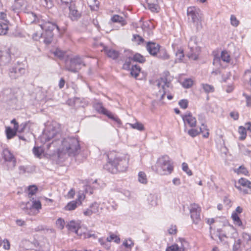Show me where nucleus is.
I'll return each mask as SVG.
<instances>
[{
  "label": "nucleus",
  "mask_w": 251,
  "mask_h": 251,
  "mask_svg": "<svg viewBox=\"0 0 251 251\" xmlns=\"http://www.w3.org/2000/svg\"><path fill=\"white\" fill-rule=\"evenodd\" d=\"M201 86L203 92L206 94L213 93L215 90V88L213 86L207 83H201Z\"/></svg>",
  "instance_id": "27"
},
{
  "label": "nucleus",
  "mask_w": 251,
  "mask_h": 251,
  "mask_svg": "<svg viewBox=\"0 0 251 251\" xmlns=\"http://www.w3.org/2000/svg\"><path fill=\"white\" fill-rule=\"evenodd\" d=\"M2 243L3 244V248L5 250H9L10 249V242L7 239H4L2 242Z\"/></svg>",
  "instance_id": "62"
},
{
  "label": "nucleus",
  "mask_w": 251,
  "mask_h": 251,
  "mask_svg": "<svg viewBox=\"0 0 251 251\" xmlns=\"http://www.w3.org/2000/svg\"><path fill=\"white\" fill-rule=\"evenodd\" d=\"M182 118L185 125L188 124L190 127H195L197 121L190 112H186L185 114L182 115Z\"/></svg>",
  "instance_id": "16"
},
{
  "label": "nucleus",
  "mask_w": 251,
  "mask_h": 251,
  "mask_svg": "<svg viewBox=\"0 0 251 251\" xmlns=\"http://www.w3.org/2000/svg\"><path fill=\"white\" fill-rule=\"evenodd\" d=\"M241 242L240 239L235 240L234 245L233 246L232 251H239V249L241 247Z\"/></svg>",
  "instance_id": "47"
},
{
  "label": "nucleus",
  "mask_w": 251,
  "mask_h": 251,
  "mask_svg": "<svg viewBox=\"0 0 251 251\" xmlns=\"http://www.w3.org/2000/svg\"><path fill=\"white\" fill-rule=\"evenodd\" d=\"M132 58L133 61L135 62H138L142 63L145 61V57L139 53L135 54Z\"/></svg>",
  "instance_id": "34"
},
{
  "label": "nucleus",
  "mask_w": 251,
  "mask_h": 251,
  "mask_svg": "<svg viewBox=\"0 0 251 251\" xmlns=\"http://www.w3.org/2000/svg\"><path fill=\"white\" fill-rule=\"evenodd\" d=\"M85 64L83 58L78 55L71 57L65 62V69L71 73H77Z\"/></svg>",
  "instance_id": "3"
},
{
  "label": "nucleus",
  "mask_w": 251,
  "mask_h": 251,
  "mask_svg": "<svg viewBox=\"0 0 251 251\" xmlns=\"http://www.w3.org/2000/svg\"><path fill=\"white\" fill-rule=\"evenodd\" d=\"M11 60L10 50L7 49L5 50L0 51V65H5Z\"/></svg>",
  "instance_id": "17"
},
{
  "label": "nucleus",
  "mask_w": 251,
  "mask_h": 251,
  "mask_svg": "<svg viewBox=\"0 0 251 251\" xmlns=\"http://www.w3.org/2000/svg\"><path fill=\"white\" fill-rule=\"evenodd\" d=\"M238 183L244 187H247L250 189L251 188V182L246 178H240L238 181Z\"/></svg>",
  "instance_id": "35"
},
{
  "label": "nucleus",
  "mask_w": 251,
  "mask_h": 251,
  "mask_svg": "<svg viewBox=\"0 0 251 251\" xmlns=\"http://www.w3.org/2000/svg\"><path fill=\"white\" fill-rule=\"evenodd\" d=\"M176 59L175 62H181L184 57V51L182 49H178L176 52Z\"/></svg>",
  "instance_id": "30"
},
{
  "label": "nucleus",
  "mask_w": 251,
  "mask_h": 251,
  "mask_svg": "<svg viewBox=\"0 0 251 251\" xmlns=\"http://www.w3.org/2000/svg\"><path fill=\"white\" fill-rule=\"evenodd\" d=\"M114 151H111L109 152L107 154L108 161L106 164L104 165V169L108 171V172L116 174V172H113V170L116 168L115 164L114 162Z\"/></svg>",
  "instance_id": "14"
},
{
  "label": "nucleus",
  "mask_w": 251,
  "mask_h": 251,
  "mask_svg": "<svg viewBox=\"0 0 251 251\" xmlns=\"http://www.w3.org/2000/svg\"><path fill=\"white\" fill-rule=\"evenodd\" d=\"M11 92L10 89L4 90L2 92L0 93V97L2 96L3 97V100H4L8 98L7 95Z\"/></svg>",
  "instance_id": "58"
},
{
  "label": "nucleus",
  "mask_w": 251,
  "mask_h": 251,
  "mask_svg": "<svg viewBox=\"0 0 251 251\" xmlns=\"http://www.w3.org/2000/svg\"><path fill=\"white\" fill-rule=\"evenodd\" d=\"M155 56L163 60H167L170 58V56L166 49L161 48L159 49V51L157 52V55Z\"/></svg>",
  "instance_id": "24"
},
{
  "label": "nucleus",
  "mask_w": 251,
  "mask_h": 251,
  "mask_svg": "<svg viewBox=\"0 0 251 251\" xmlns=\"http://www.w3.org/2000/svg\"><path fill=\"white\" fill-rule=\"evenodd\" d=\"M26 3L25 0H14V2L11 7L12 10L15 12L22 9Z\"/></svg>",
  "instance_id": "21"
},
{
  "label": "nucleus",
  "mask_w": 251,
  "mask_h": 251,
  "mask_svg": "<svg viewBox=\"0 0 251 251\" xmlns=\"http://www.w3.org/2000/svg\"><path fill=\"white\" fill-rule=\"evenodd\" d=\"M42 35V33L35 32L32 35V38L33 40L37 41L41 37Z\"/></svg>",
  "instance_id": "64"
},
{
  "label": "nucleus",
  "mask_w": 251,
  "mask_h": 251,
  "mask_svg": "<svg viewBox=\"0 0 251 251\" xmlns=\"http://www.w3.org/2000/svg\"><path fill=\"white\" fill-rule=\"evenodd\" d=\"M123 245L127 248H131L133 245L134 243L131 239L126 240L123 243Z\"/></svg>",
  "instance_id": "55"
},
{
  "label": "nucleus",
  "mask_w": 251,
  "mask_h": 251,
  "mask_svg": "<svg viewBox=\"0 0 251 251\" xmlns=\"http://www.w3.org/2000/svg\"><path fill=\"white\" fill-rule=\"evenodd\" d=\"M69 17L72 21H77L81 17L80 13L75 8V5L71 4L69 5Z\"/></svg>",
  "instance_id": "19"
},
{
  "label": "nucleus",
  "mask_w": 251,
  "mask_h": 251,
  "mask_svg": "<svg viewBox=\"0 0 251 251\" xmlns=\"http://www.w3.org/2000/svg\"><path fill=\"white\" fill-rule=\"evenodd\" d=\"M230 23L232 25L236 27L239 24V21L237 20L235 16L232 15L230 16Z\"/></svg>",
  "instance_id": "52"
},
{
  "label": "nucleus",
  "mask_w": 251,
  "mask_h": 251,
  "mask_svg": "<svg viewBox=\"0 0 251 251\" xmlns=\"http://www.w3.org/2000/svg\"><path fill=\"white\" fill-rule=\"evenodd\" d=\"M182 168L183 171L186 172L188 176L192 175V172L190 170H189L188 165L186 163L183 162L182 163Z\"/></svg>",
  "instance_id": "51"
},
{
  "label": "nucleus",
  "mask_w": 251,
  "mask_h": 251,
  "mask_svg": "<svg viewBox=\"0 0 251 251\" xmlns=\"http://www.w3.org/2000/svg\"><path fill=\"white\" fill-rule=\"evenodd\" d=\"M85 196L83 193H79L77 198L75 201H72L65 206L64 209L66 211L75 210L78 206L82 204V201L85 199Z\"/></svg>",
  "instance_id": "12"
},
{
  "label": "nucleus",
  "mask_w": 251,
  "mask_h": 251,
  "mask_svg": "<svg viewBox=\"0 0 251 251\" xmlns=\"http://www.w3.org/2000/svg\"><path fill=\"white\" fill-rule=\"evenodd\" d=\"M85 237L86 238H93V239H96L97 238V235L92 231H88L85 233Z\"/></svg>",
  "instance_id": "60"
},
{
  "label": "nucleus",
  "mask_w": 251,
  "mask_h": 251,
  "mask_svg": "<svg viewBox=\"0 0 251 251\" xmlns=\"http://www.w3.org/2000/svg\"><path fill=\"white\" fill-rule=\"evenodd\" d=\"M149 9L151 11L154 12L156 10L157 3H152L151 4H147Z\"/></svg>",
  "instance_id": "63"
},
{
  "label": "nucleus",
  "mask_w": 251,
  "mask_h": 251,
  "mask_svg": "<svg viewBox=\"0 0 251 251\" xmlns=\"http://www.w3.org/2000/svg\"><path fill=\"white\" fill-rule=\"evenodd\" d=\"M39 25L43 30H45L46 32H49V36L50 37H52L53 36L51 31L55 28H56L58 31H59L58 26L51 19H42L41 22L39 24Z\"/></svg>",
  "instance_id": "8"
},
{
  "label": "nucleus",
  "mask_w": 251,
  "mask_h": 251,
  "mask_svg": "<svg viewBox=\"0 0 251 251\" xmlns=\"http://www.w3.org/2000/svg\"><path fill=\"white\" fill-rule=\"evenodd\" d=\"M41 203L39 201H33L32 205V208L36 209L37 210L41 209Z\"/></svg>",
  "instance_id": "57"
},
{
  "label": "nucleus",
  "mask_w": 251,
  "mask_h": 251,
  "mask_svg": "<svg viewBox=\"0 0 251 251\" xmlns=\"http://www.w3.org/2000/svg\"><path fill=\"white\" fill-rule=\"evenodd\" d=\"M112 240H114V241L116 243H119L120 241V239L116 235L112 234L108 237L106 239V241L108 242H110Z\"/></svg>",
  "instance_id": "42"
},
{
  "label": "nucleus",
  "mask_w": 251,
  "mask_h": 251,
  "mask_svg": "<svg viewBox=\"0 0 251 251\" xmlns=\"http://www.w3.org/2000/svg\"><path fill=\"white\" fill-rule=\"evenodd\" d=\"M111 21L113 23H118L120 24L122 26H124L126 24V22L125 19L118 15H114L111 19Z\"/></svg>",
  "instance_id": "25"
},
{
  "label": "nucleus",
  "mask_w": 251,
  "mask_h": 251,
  "mask_svg": "<svg viewBox=\"0 0 251 251\" xmlns=\"http://www.w3.org/2000/svg\"><path fill=\"white\" fill-rule=\"evenodd\" d=\"M244 79L245 83L249 85L251 89V70H247L245 72Z\"/></svg>",
  "instance_id": "31"
},
{
  "label": "nucleus",
  "mask_w": 251,
  "mask_h": 251,
  "mask_svg": "<svg viewBox=\"0 0 251 251\" xmlns=\"http://www.w3.org/2000/svg\"><path fill=\"white\" fill-rule=\"evenodd\" d=\"M168 232L170 234H175L176 233L177 229L176 226L172 225L168 229Z\"/></svg>",
  "instance_id": "61"
},
{
  "label": "nucleus",
  "mask_w": 251,
  "mask_h": 251,
  "mask_svg": "<svg viewBox=\"0 0 251 251\" xmlns=\"http://www.w3.org/2000/svg\"><path fill=\"white\" fill-rule=\"evenodd\" d=\"M33 152L35 156L39 157L42 153V149L40 147H35L33 149Z\"/></svg>",
  "instance_id": "53"
},
{
  "label": "nucleus",
  "mask_w": 251,
  "mask_h": 251,
  "mask_svg": "<svg viewBox=\"0 0 251 251\" xmlns=\"http://www.w3.org/2000/svg\"><path fill=\"white\" fill-rule=\"evenodd\" d=\"M18 130L14 128L12 129L10 127H6L5 130V133L7 139H10L13 138L16 135Z\"/></svg>",
  "instance_id": "26"
},
{
  "label": "nucleus",
  "mask_w": 251,
  "mask_h": 251,
  "mask_svg": "<svg viewBox=\"0 0 251 251\" xmlns=\"http://www.w3.org/2000/svg\"><path fill=\"white\" fill-rule=\"evenodd\" d=\"M188 49L186 56L194 60H196L199 58L201 52V48L197 45L196 36H192L188 42Z\"/></svg>",
  "instance_id": "5"
},
{
  "label": "nucleus",
  "mask_w": 251,
  "mask_h": 251,
  "mask_svg": "<svg viewBox=\"0 0 251 251\" xmlns=\"http://www.w3.org/2000/svg\"><path fill=\"white\" fill-rule=\"evenodd\" d=\"M54 149L53 152L57 151L58 157L61 158L63 154L75 156L78 153L80 145L76 138L67 137L61 140H54L47 145V149L50 150L51 147Z\"/></svg>",
  "instance_id": "1"
},
{
  "label": "nucleus",
  "mask_w": 251,
  "mask_h": 251,
  "mask_svg": "<svg viewBox=\"0 0 251 251\" xmlns=\"http://www.w3.org/2000/svg\"><path fill=\"white\" fill-rule=\"evenodd\" d=\"M189 210L193 224L198 225L201 220V207L198 204L194 203L191 204Z\"/></svg>",
  "instance_id": "10"
},
{
  "label": "nucleus",
  "mask_w": 251,
  "mask_h": 251,
  "mask_svg": "<svg viewBox=\"0 0 251 251\" xmlns=\"http://www.w3.org/2000/svg\"><path fill=\"white\" fill-rule=\"evenodd\" d=\"M160 46L159 44L152 42H149L146 45V49L149 53L152 56H155L159 51Z\"/></svg>",
  "instance_id": "18"
},
{
  "label": "nucleus",
  "mask_w": 251,
  "mask_h": 251,
  "mask_svg": "<svg viewBox=\"0 0 251 251\" xmlns=\"http://www.w3.org/2000/svg\"><path fill=\"white\" fill-rule=\"evenodd\" d=\"M61 135L59 132H57L54 127H51L45 131L41 137V141L42 143H45L52 139V143L54 140H61Z\"/></svg>",
  "instance_id": "6"
},
{
  "label": "nucleus",
  "mask_w": 251,
  "mask_h": 251,
  "mask_svg": "<svg viewBox=\"0 0 251 251\" xmlns=\"http://www.w3.org/2000/svg\"><path fill=\"white\" fill-rule=\"evenodd\" d=\"M37 191V187L35 185L30 186L28 189V194L29 197H31L32 196L35 195Z\"/></svg>",
  "instance_id": "44"
},
{
  "label": "nucleus",
  "mask_w": 251,
  "mask_h": 251,
  "mask_svg": "<svg viewBox=\"0 0 251 251\" xmlns=\"http://www.w3.org/2000/svg\"><path fill=\"white\" fill-rule=\"evenodd\" d=\"M41 3L48 8H51L53 5L52 0H41Z\"/></svg>",
  "instance_id": "45"
},
{
  "label": "nucleus",
  "mask_w": 251,
  "mask_h": 251,
  "mask_svg": "<svg viewBox=\"0 0 251 251\" xmlns=\"http://www.w3.org/2000/svg\"><path fill=\"white\" fill-rule=\"evenodd\" d=\"M9 21L4 20V21L0 22V35H6L8 30Z\"/></svg>",
  "instance_id": "23"
},
{
  "label": "nucleus",
  "mask_w": 251,
  "mask_h": 251,
  "mask_svg": "<svg viewBox=\"0 0 251 251\" xmlns=\"http://www.w3.org/2000/svg\"><path fill=\"white\" fill-rule=\"evenodd\" d=\"M89 207L93 213H97L99 212V204L97 202H94Z\"/></svg>",
  "instance_id": "46"
},
{
  "label": "nucleus",
  "mask_w": 251,
  "mask_h": 251,
  "mask_svg": "<svg viewBox=\"0 0 251 251\" xmlns=\"http://www.w3.org/2000/svg\"><path fill=\"white\" fill-rule=\"evenodd\" d=\"M231 217L235 224L238 226H241L242 225V223L238 214L236 212L233 213Z\"/></svg>",
  "instance_id": "38"
},
{
  "label": "nucleus",
  "mask_w": 251,
  "mask_h": 251,
  "mask_svg": "<svg viewBox=\"0 0 251 251\" xmlns=\"http://www.w3.org/2000/svg\"><path fill=\"white\" fill-rule=\"evenodd\" d=\"M138 180L140 182L143 184H146L147 183V178L146 175L143 172H140L138 174Z\"/></svg>",
  "instance_id": "36"
},
{
  "label": "nucleus",
  "mask_w": 251,
  "mask_h": 251,
  "mask_svg": "<svg viewBox=\"0 0 251 251\" xmlns=\"http://www.w3.org/2000/svg\"><path fill=\"white\" fill-rule=\"evenodd\" d=\"M221 58L224 62L226 63H229L230 61V55L226 50H224L221 52Z\"/></svg>",
  "instance_id": "32"
},
{
  "label": "nucleus",
  "mask_w": 251,
  "mask_h": 251,
  "mask_svg": "<svg viewBox=\"0 0 251 251\" xmlns=\"http://www.w3.org/2000/svg\"><path fill=\"white\" fill-rule=\"evenodd\" d=\"M235 172L238 174H243L244 175H247L248 174V171L247 169L242 166H240L238 169L235 171Z\"/></svg>",
  "instance_id": "48"
},
{
  "label": "nucleus",
  "mask_w": 251,
  "mask_h": 251,
  "mask_svg": "<svg viewBox=\"0 0 251 251\" xmlns=\"http://www.w3.org/2000/svg\"><path fill=\"white\" fill-rule=\"evenodd\" d=\"M140 72L141 68L139 66L137 65L132 66L130 74L132 76H134L135 78H137Z\"/></svg>",
  "instance_id": "29"
},
{
  "label": "nucleus",
  "mask_w": 251,
  "mask_h": 251,
  "mask_svg": "<svg viewBox=\"0 0 251 251\" xmlns=\"http://www.w3.org/2000/svg\"><path fill=\"white\" fill-rule=\"evenodd\" d=\"M187 13L188 19H191L193 23L198 22L201 19V11L198 7L195 6L188 7Z\"/></svg>",
  "instance_id": "11"
},
{
  "label": "nucleus",
  "mask_w": 251,
  "mask_h": 251,
  "mask_svg": "<svg viewBox=\"0 0 251 251\" xmlns=\"http://www.w3.org/2000/svg\"><path fill=\"white\" fill-rule=\"evenodd\" d=\"M238 132L241 135L240 137H239V139L241 140H244L246 138L247 136L246 128L242 126H240L239 128Z\"/></svg>",
  "instance_id": "37"
},
{
  "label": "nucleus",
  "mask_w": 251,
  "mask_h": 251,
  "mask_svg": "<svg viewBox=\"0 0 251 251\" xmlns=\"http://www.w3.org/2000/svg\"><path fill=\"white\" fill-rule=\"evenodd\" d=\"M202 127L200 128V133H202V136L204 138H208L209 136V132L206 128V126L204 124H202Z\"/></svg>",
  "instance_id": "41"
},
{
  "label": "nucleus",
  "mask_w": 251,
  "mask_h": 251,
  "mask_svg": "<svg viewBox=\"0 0 251 251\" xmlns=\"http://www.w3.org/2000/svg\"><path fill=\"white\" fill-rule=\"evenodd\" d=\"M131 61H133L132 57L127 58L123 64V68L125 70H129L130 69Z\"/></svg>",
  "instance_id": "50"
},
{
  "label": "nucleus",
  "mask_w": 251,
  "mask_h": 251,
  "mask_svg": "<svg viewBox=\"0 0 251 251\" xmlns=\"http://www.w3.org/2000/svg\"><path fill=\"white\" fill-rule=\"evenodd\" d=\"M25 69L20 67H14L9 70L8 75L12 79H16L25 74Z\"/></svg>",
  "instance_id": "15"
},
{
  "label": "nucleus",
  "mask_w": 251,
  "mask_h": 251,
  "mask_svg": "<svg viewBox=\"0 0 251 251\" xmlns=\"http://www.w3.org/2000/svg\"><path fill=\"white\" fill-rule=\"evenodd\" d=\"M65 224L64 220L62 218H58L56 222L58 228L61 230L64 227Z\"/></svg>",
  "instance_id": "49"
},
{
  "label": "nucleus",
  "mask_w": 251,
  "mask_h": 251,
  "mask_svg": "<svg viewBox=\"0 0 251 251\" xmlns=\"http://www.w3.org/2000/svg\"><path fill=\"white\" fill-rule=\"evenodd\" d=\"M132 41L137 43L138 45H141L144 42V39L140 36L134 34L132 39Z\"/></svg>",
  "instance_id": "40"
},
{
  "label": "nucleus",
  "mask_w": 251,
  "mask_h": 251,
  "mask_svg": "<svg viewBox=\"0 0 251 251\" xmlns=\"http://www.w3.org/2000/svg\"><path fill=\"white\" fill-rule=\"evenodd\" d=\"M193 82L192 79H186L182 82V85L185 88H189L193 85Z\"/></svg>",
  "instance_id": "43"
},
{
  "label": "nucleus",
  "mask_w": 251,
  "mask_h": 251,
  "mask_svg": "<svg viewBox=\"0 0 251 251\" xmlns=\"http://www.w3.org/2000/svg\"><path fill=\"white\" fill-rule=\"evenodd\" d=\"M66 227L69 231L77 233L79 228V224L74 221H71L67 224Z\"/></svg>",
  "instance_id": "22"
},
{
  "label": "nucleus",
  "mask_w": 251,
  "mask_h": 251,
  "mask_svg": "<svg viewBox=\"0 0 251 251\" xmlns=\"http://www.w3.org/2000/svg\"><path fill=\"white\" fill-rule=\"evenodd\" d=\"M129 125L132 128L140 131H143L144 129L143 125L139 122H136L135 124H129Z\"/></svg>",
  "instance_id": "39"
},
{
  "label": "nucleus",
  "mask_w": 251,
  "mask_h": 251,
  "mask_svg": "<svg viewBox=\"0 0 251 251\" xmlns=\"http://www.w3.org/2000/svg\"><path fill=\"white\" fill-rule=\"evenodd\" d=\"M188 102L186 100H182L179 101V105L181 108L186 109L188 107Z\"/></svg>",
  "instance_id": "59"
},
{
  "label": "nucleus",
  "mask_w": 251,
  "mask_h": 251,
  "mask_svg": "<svg viewBox=\"0 0 251 251\" xmlns=\"http://www.w3.org/2000/svg\"><path fill=\"white\" fill-rule=\"evenodd\" d=\"M114 162L116 168L113 170V172H124L126 171L128 167V158L126 156L120 157L115 152Z\"/></svg>",
  "instance_id": "7"
},
{
  "label": "nucleus",
  "mask_w": 251,
  "mask_h": 251,
  "mask_svg": "<svg viewBox=\"0 0 251 251\" xmlns=\"http://www.w3.org/2000/svg\"><path fill=\"white\" fill-rule=\"evenodd\" d=\"M148 201L151 206H154L157 204V197L154 195H150L148 196Z\"/></svg>",
  "instance_id": "33"
},
{
  "label": "nucleus",
  "mask_w": 251,
  "mask_h": 251,
  "mask_svg": "<svg viewBox=\"0 0 251 251\" xmlns=\"http://www.w3.org/2000/svg\"><path fill=\"white\" fill-rule=\"evenodd\" d=\"M153 170L161 176H167L172 174L174 170L173 163L167 155H163L158 158Z\"/></svg>",
  "instance_id": "2"
},
{
  "label": "nucleus",
  "mask_w": 251,
  "mask_h": 251,
  "mask_svg": "<svg viewBox=\"0 0 251 251\" xmlns=\"http://www.w3.org/2000/svg\"><path fill=\"white\" fill-rule=\"evenodd\" d=\"M103 50L109 57L113 59H117L119 55V53L118 51L111 48L105 47L103 48Z\"/></svg>",
  "instance_id": "20"
},
{
  "label": "nucleus",
  "mask_w": 251,
  "mask_h": 251,
  "mask_svg": "<svg viewBox=\"0 0 251 251\" xmlns=\"http://www.w3.org/2000/svg\"><path fill=\"white\" fill-rule=\"evenodd\" d=\"M96 109L100 113H101L105 115H106L109 118L115 121L117 124L120 126L121 125L122 123L121 120L118 118V117L116 116H115L113 114H112L110 111H108L105 108H104L101 103H98L96 105Z\"/></svg>",
  "instance_id": "13"
},
{
  "label": "nucleus",
  "mask_w": 251,
  "mask_h": 251,
  "mask_svg": "<svg viewBox=\"0 0 251 251\" xmlns=\"http://www.w3.org/2000/svg\"><path fill=\"white\" fill-rule=\"evenodd\" d=\"M53 54L55 56L61 59L64 57L65 52L59 49H56L53 52Z\"/></svg>",
  "instance_id": "54"
},
{
  "label": "nucleus",
  "mask_w": 251,
  "mask_h": 251,
  "mask_svg": "<svg viewBox=\"0 0 251 251\" xmlns=\"http://www.w3.org/2000/svg\"><path fill=\"white\" fill-rule=\"evenodd\" d=\"M166 251H185V249L182 244H181L180 246L177 244H174L167 247Z\"/></svg>",
  "instance_id": "28"
},
{
  "label": "nucleus",
  "mask_w": 251,
  "mask_h": 251,
  "mask_svg": "<svg viewBox=\"0 0 251 251\" xmlns=\"http://www.w3.org/2000/svg\"><path fill=\"white\" fill-rule=\"evenodd\" d=\"M157 86L160 89L159 93L161 95L160 99L162 100L165 95L170 92V89L172 88L171 84L168 81L166 77L160 78L157 81Z\"/></svg>",
  "instance_id": "9"
},
{
  "label": "nucleus",
  "mask_w": 251,
  "mask_h": 251,
  "mask_svg": "<svg viewBox=\"0 0 251 251\" xmlns=\"http://www.w3.org/2000/svg\"><path fill=\"white\" fill-rule=\"evenodd\" d=\"M1 156L5 163L6 169L12 171L16 166L17 160L12 152L7 148L3 149L1 152Z\"/></svg>",
  "instance_id": "4"
},
{
  "label": "nucleus",
  "mask_w": 251,
  "mask_h": 251,
  "mask_svg": "<svg viewBox=\"0 0 251 251\" xmlns=\"http://www.w3.org/2000/svg\"><path fill=\"white\" fill-rule=\"evenodd\" d=\"M200 133V130L191 129L188 130V134L192 137H196Z\"/></svg>",
  "instance_id": "56"
}]
</instances>
